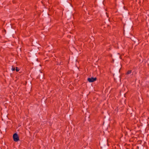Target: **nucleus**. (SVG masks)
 Listing matches in <instances>:
<instances>
[{
	"label": "nucleus",
	"instance_id": "4",
	"mask_svg": "<svg viewBox=\"0 0 149 149\" xmlns=\"http://www.w3.org/2000/svg\"><path fill=\"white\" fill-rule=\"evenodd\" d=\"M15 70H16V72H18L19 70V69L17 67H16V69H15Z\"/></svg>",
	"mask_w": 149,
	"mask_h": 149
},
{
	"label": "nucleus",
	"instance_id": "2",
	"mask_svg": "<svg viewBox=\"0 0 149 149\" xmlns=\"http://www.w3.org/2000/svg\"><path fill=\"white\" fill-rule=\"evenodd\" d=\"M97 79L96 77L93 78L92 77L91 78H88L87 79L88 81L89 82H93L95 81Z\"/></svg>",
	"mask_w": 149,
	"mask_h": 149
},
{
	"label": "nucleus",
	"instance_id": "1",
	"mask_svg": "<svg viewBox=\"0 0 149 149\" xmlns=\"http://www.w3.org/2000/svg\"><path fill=\"white\" fill-rule=\"evenodd\" d=\"M13 140L15 142H17L19 140V136L16 133H15L13 134Z\"/></svg>",
	"mask_w": 149,
	"mask_h": 149
},
{
	"label": "nucleus",
	"instance_id": "5",
	"mask_svg": "<svg viewBox=\"0 0 149 149\" xmlns=\"http://www.w3.org/2000/svg\"><path fill=\"white\" fill-rule=\"evenodd\" d=\"M15 68L14 67H12V71H15Z\"/></svg>",
	"mask_w": 149,
	"mask_h": 149
},
{
	"label": "nucleus",
	"instance_id": "3",
	"mask_svg": "<svg viewBox=\"0 0 149 149\" xmlns=\"http://www.w3.org/2000/svg\"><path fill=\"white\" fill-rule=\"evenodd\" d=\"M132 72V70H128V71H127L126 73V74H130Z\"/></svg>",
	"mask_w": 149,
	"mask_h": 149
}]
</instances>
